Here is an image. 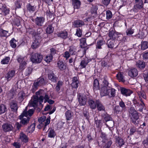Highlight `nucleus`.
<instances>
[{
    "instance_id": "obj_1",
    "label": "nucleus",
    "mask_w": 148,
    "mask_h": 148,
    "mask_svg": "<svg viewBox=\"0 0 148 148\" xmlns=\"http://www.w3.org/2000/svg\"><path fill=\"white\" fill-rule=\"evenodd\" d=\"M34 110L32 109H30L28 112L24 110L21 115L19 116V119L21 120L20 123L23 125H27L30 119L29 117L32 116Z\"/></svg>"
},
{
    "instance_id": "obj_2",
    "label": "nucleus",
    "mask_w": 148,
    "mask_h": 148,
    "mask_svg": "<svg viewBox=\"0 0 148 148\" xmlns=\"http://www.w3.org/2000/svg\"><path fill=\"white\" fill-rule=\"evenodd\" d=\"M38 120L40 124L37 126V127L39 129H41L42 127H44L43 130H45L46 126L49 124L50 122V119L48 118L46 119V117L45 116H43L40 117Z\"/></svg>"
},
{
    "instance_id": "obj_3",
    "label": "nucleus",
    "mask_w": 148,
    "mask_h": 148,
    "mask_svg": "<svg viewBox=\"0 0 148 148\" xmlns=\"http://www.w3.org/2000/svg\"><path fill=\"white\" fill-rule=\"evenodd\" d=\"M17 61L20 63L19 69L21 70H23L27 64L26 62L27 61V57L21 55L18 56Z\"/></svg>"
},
{
    "instance_id": "obj_4",
    "label": "nucleus",
    "mask_w": 148,
    "mask_h": 148,
    "mask_svg": "<svg viewBox=\"0 0 148 148\" xmlns=\"http://www.w3.org/2000/svg\"><path fill=\"white\" fill-rule=\"evenodd\" d=\"M131 121L135 124H137L136 121L139 118V116L137 112L133 108H131L129 111Z\"/></svg>"
},
{
    "instance_id": "obj_5",
    "label": "nucleus",
    "mask_w": 148,
    "mask_h": 148,
    "mask_svg": "<svg viewBox=\"0 0 148 148\" xmlns=\"http://www.w3.org/2000/svg\"><path fill=\"white\" fill-rule=\"evenodd\" d=\"M43 59L42 55L38 53L32 54L30 58L31 60L33 63H40Z\"/></svg>"
},
{
    "instance_id": "obj_6",
    "label": "nucleus",
    "mask_w": 148,
    "mask_h": 148,
    "mask_svg": "<svg viewBox=\"0 0 148 148\" xmlns=\"http://www.w3.org/2000/svg\"><path fill=\"white\" fill-rule=\"evenodd\" d=\"M77 98L79 104L80 106H84L86 104L87 99L85 95H83L79 94H78Z\"/></svg>"
},
{
    "instance_id": "obj_7",
    "label": "nucleus",
    "mask_w": 148,
    "mask_h": 148,
    "mask_svg": "<svg viewBox=\"0 0 148 148\" xmlns=\"http://www.w3.org/2000/svg\"><path fill=\"white\" fill-rule=\"evenodd\" d=\"M110 91V87L102 86L100 90V95L102 97L107 96L109 95Z\"/></svg>"
},
{
    "instance_id": "obj_8",
    "label": "nucleus",
    "mask_w": 148,
    "mask_h": 148,
    "mask_svg": "<svg viewBox=\"0 0 148 148\" xmlns=\"http://www.w3.org/2000/svg\"><path fill=\"white\" fill-rule=\"evenodd\" d=\"M39 101V98L38 96H35L32 99L29 103L30 107H32L35 108L37 105L38 101Z\"/></svg>"
},
{
    "instance_id": "obj_9",
    "label": "nucleus",
    "mask_w": 148,
    "mask_h": 148,
    "mask_svg": "<svg viewBox=\"0 0 148 148\" xmlns=\"http://www.w3.org/2000/svg\"><path fill=\"white\" fill-rule=\"evenodd\" d=\"M136 5L134 6V11H137V9H140L143 7V2L142 0H136Z\"/></svg>"
},
{
    "instance_id": "obj_10",
    "label": "nucleus",
    "mask_w": 148,
    "mask_h": 148,
    "mask_svg": "<svg viewBox=\"0 0 148 148\" xmlns=\"http://www.w3.org/2000/svg\"><path fill=\"white\" fill-rule=\"evenodd\" d=\"M79 77L77 76L73 77L72 79V83L71 85L73 88H77L79 86Z\"/></svg>"
},
{
    "instance_id": "obj_11",
    "label": "nucleus",
    "mask_w": 148,
    "mask_h": 148,
    "mask_svg": "<svg viewBox=\"0 0 148 148\" xmlns=\"http://www.w3.org/2000/svg\"><path fill=\"white\" fill-rule=\"evenodd\" d=\"M138 71L136 68H133L129 70L128 71V75L131 77L136 76L138 75Z\"/></svg>"
},
{
    "instance_id": "obj_12",
    "label": "nucleus",
    "mask_w": 148,
    "mask_h": 148,
    "mask_svg": "<svg viewBox=\"0 0 148 148\" xmlns=\"http://www.w3.org/2000/svg\"><path fill=\"white\" fill-rule=\"evenodd\" d=\"M15 71L14 70H11L8 71L5 76V78L8 81H10L14 76Z\"/></svg>"
},
{
    "instance_id": "obj_13",
    "label": "nucleus",
    "mask_w": 148,
    "mask_h": 148,
    "mask_svg": "<svg viewBox=\"0 0 148 148\" xmlns=\"http://www.w3.org/2000/svg\"><path fill=\"white\" fill-rule=\"evenodd\" d=\"M45 18L43 17H37L35 20V23L37 25L40 26L43 24Z\"/></svg>"
},
{
    "instance_id": "obj_14",
    "label": "nucleus",
    "mask_w": 148,
    "mask_h": 148,
    "mask_svg": "<svg viewBox=\"0 0 148 148\" xmlns=\"http://www.w3.org/2000/svg\"><path fill=\"white\" fill-rule=\"evenodd\" d=\"M2 127L3 130L5 132L11 131L13 129L12 125L8 123H6L3 124Z\"/></svg>"
},
{
    "instance_id": "obj_15",
    "label": "nucleus",
    "mask_w": 148,
    "mask_h": 148,
    "mask_svg": "<svg viewBox=\"0 0 148 148\" xmlns=\"http://www.w3.org/2000/svg\"><path fill=\"white\" fill-rule=\"evenodd\" d=\"M90 60L87 58H85L82 60L79 66L81 69H82L86 67L88 63L90 61Z\"/></svg>"
},
{
    "instance_id": "obj_16",
    "label": "nucleus",
    "mask_w": 148,
    "mask_h": 148,
    "mask_svg": "<svg viewBox=\"0 0 148 148\" xmlns=\"http://www.w3.org/2000/svg\"><path fill=\"white\" fill-rule=\"evenodd\" d=\"M0 9L5 15L8 14L9 13L10 10L9 9L7 8L5 5L0 3Z\"/></svg>"
},
{
    "instance_id": "obj_17",
    "label": "nucleus",
    "mask_w": 148,
    "mask_h": 148,
    "mask_svg": "<svg viewBox=\"0 0 148 148\" xmlns=\"http://www.w3.org/2000/svg\"><path fill=\"white\" fill-rule=\"evenodd\" d=\"M121 93L126 96H129L132 93V92L129 89L124 88H122L121 89Z\"/></svg>"
},
{
    "instance_id": "obj_18",
    "label": "nucleus",
    "mask_w": 148,
    "mask_h": 148,
    "mask_svg": "<svg viewBox=\"0 0 148 148\" xmlns=\"http://www.w3.org/2000/svg\"><path fill=\"white\" fill-rule=\"evenodd\" d=\"M19 140L23 143H27L28 141V139L27 136L23 132H21L19 135Z\"/></svg>"
},
{
    "instance_id": "obj_19",
    "label": "nucleus",
    "mask_w": 148,
    "mask_h": 148,
    "mask_svg": "<svg viewBox=\"0 0 148 148\" xmlns=\"http://www.w3.org/2000/svg\"><path fill=\"white\" fill-rule=\"evenodd\" d=\"M10 107L12 111L16 112L17 111L18 107L17 103L14 100L12 101L10 103Z\"/></svg>"
},
{
    "instance_id": "obj_20",
    "label": "nucleus",
    "mask_w": 148,
    "mask_h": 148,
    "mask_svg": "<svg viewBox=\"0 0 148 148\" xmlns=\"http://www.w3.org/2000/svg\"><path fill=\"white\" fill-rule=\"evenodd\" d=\"M49 99V97L48 95L46 93L44 94V97L40 95L39 98V102L41 104L43 102V100L44 99V102L46 103Z\"/></svg>"
},
{
    "instance_id": "obj_21",
    "label": "nucleus",
    "mask_w": 148,
    "mask_h": 148,
    "mask_svg": "<svg viewBox=\"0 0 148 148\" xmlns=\"http://www.w3.org/2000/svg\"><path fill=\"white\" fill-rule=\"evenodd\" d=\"M96 105L98 110L99 111L105 110L104 106L99 100H96Z\"/></svg>"
},
{
    "instance_id": "obj_22",
    "label": "nucleus",
    "mask_w": 148,
    "mask_h": 148,
    "mask_svg": "<svg viewBox=\"0 0 148 148\" xmlns=\"http://www.w3.org/2000/svg\"><path fill=\"white\" fill-rule=\"evenodd\" d=\"M117 79L119 82H124L125 81L124 77L123 75V72H119L116 75Z\"/></svg>"
},
{
    "instance_id": "obj_23",
    "label": "nucleus",
    "mask_w": 148,
    "mask_h": 148,
    "mask_svg": "<svg viewBox=\"0 0 148 148\" xmlns=\"http://www.w3.org/2000/svg\"><path fill=\"white\" fill-rule=\"evenodd\" d=\"M72 4L74 9H78L80 7L81 2L79 0H72Z\"/></svg>"
},
{
    "instance_id": "obj_24",
    "label": "nucleus",
    "mask_w": 148,
    "mask_h": 148,
    "mask_svg": "<svg viewBox=\"0 0 148 148\" xmlns=\"http://www.w3.org/2000/svg\"><path fill=\"white\" fill-rule=\"evenodd\" d=\"M84 25V22L80 20L75 21L73 23V26L76 27H80Z\"/></svg>"
},
{
    "instance_id": "obj_25",
    "label": "nucleus",
    "mask_w": 148,
    "mask_h": 148,
    "mask_svg": "<svg viewBox=\"0 0 148 148\" xmlns=\"http://www.w3.org/2000/svg\"><path fill=\"white\" fill-rule=\"evenodd\" d=\"M66 119L67 120L71 119L73 116V112L69 110L67 111L65 113Z\"/></svg>"
},
{
    "instance_id": "obj_26",
    "label": "nucleus",
    "mask_w": 148,
    "mask_h": 148,
    "mask_svg": "<svg viewBox=\"0 0 148 148\" xmlns=\"http://www.w3.org/2000/svg\"><path fill=\"white\" fill-rule=\"evenodd\" d=\"M88 104L91 108L93 109H95L97 106L96 100L94 101L92 100H89L88 101Z\"/></svg>"
},
{
    "instance_id": "obj_27",
    "label": "nucleus",
    "mask_w": 148,
    "mask_h": 148,
    "mask_svg": "<svg viewBox=\"0 0 148 148\" xmlns=\"http://www.w3.org/2000/svg\"><path fill=\"white\" fill-rule=\"evenodd\" d=\"M56 135V133L53 129L52 128L49 129L48 130V137L51 138H54Z\"/></svg>"
},
{
    "instance_id": "obj_28",
    "label": "nucleus",
    "mask_w": 148,
    "mask_h": 148,
    "mask_svg": "<svg viewBox=\"0 0 148 148\" xmlns=\"http://www.w3.org/2000/svg\"><path fill=\"white\" fill-rule=\"evenodd\" d=\"M57 64L58 68L61 70L63 71L66 69V65L62 62L58 61Z\"/></svg>"
},
{
    "instance_id": "obj_29",
    "label": "nucleus",
    "mask_w": 148,
    "mask_h": 148,
    "mask_svg": "<svg viewBox=\"0 0 148 148\" xmlns=\"http://www.w3.org/2000/svg\"><path fill=\"white\" fill-rule=\"evenodd\" d=\"M108 35L110 39L114 40L117 36V34L114 31L112 30L109 31Z\"/></svg>"
},
{
    "instance_id": "obj_30",
    "label": "nucleus",
    "mask_w": 148,
    "mask_h": 148,
    "mask_svg": "<svg viewBox=\"0 0 148 148\" xmlns=\"http://www.w3.org/2000/svg\"><path fill=\"white\" fill-rule=\"evenodd\" d=\"M58 36L63 39H66L68 36V33L66 31H62L58 34Z\"/></svg>"
},
{
    "instance_id": "obj_31",
    "label": "nucleus",
    "mask_w": 148,
    "mask_h": 148,
    "mask_svg": "<svg viewBox=\"0 0 148 148\" xmlns=\"http://www.w3.org/2000/svg\"><path fill=\"white\" fill-rule=\"evenodd\" d=\"M77 51L76 48L74 46H71L69 47V52L71 55H75Z\"/></svg>"
},
{
    "instance_id": "obj_32",
    "label": "nucleus",
    "mask_w": 148,
    "mask_h": 148,
    "mask_svg": "<svg viewBox=\"0 0 148 148\" xmlns=\"http://www.w3.org/2000/svg\"><path fill=\"white\" fill-rule=\"evenodd\" d=\"M113 110L114 113L116 114L121 113L123 111L119 106H116L114 108Z\"/></svg>"
},
{
    "instance_id": "obj_33",
    "label": "nucleus",
    "mask_w": 148,
    "mask_h": 148,
    "mask_svg": "<svg viewBox=\"0 0 148 148\" xmlns=\"http://www.w3.org/2000/svg\"><path fill=\"white\" fill-rule=\"evenodd\" d=\"M39 45V42L38 40L36 39L34 40L31 46V47L32 49H34L38 48Z\"/></svg>"
},
{
    "instance_id": "obj_34",
    "label": "nucleus",
    "mask_w": 148,
    "mask_h": 148,
    "mask_svg": "<svg viewBox=\"0 0 148 148\" xmlns=\"http://www.w3.org/2000/svg\"><path fill=\"white\" fill-rule=\"evenodd\" d=\"M136 65L137 67L141 69L145 67V62L142 61H138L136 62Z\"/></svg>"
},
{
    "instance_id": "obj_35",
    "label": "nucleus",
    "mask_w": 148,
    "mask_h": 148,
    "mask_svg": "<svg viewBox=\"0 0 148 148\" xmlns=\"http://www.w3.org/2000/svg\"><path fill=\"white\" fill-rule=\"evenodd\" d=\"M80 45L81 48H84L87 45L86 39L85 38H82L80 39Z\"/></svg>"
},
{
    "instance_id": "obj_36",
    "label": "nucleus",
    "mask_w": 148,
    "mask_h": 148,
    "mask_svg": "<svg viewBox=\"0 0 148 148\" xmlns=\"http://www.w3.org/2000/svg\"><path fill=\"white\" fill-rule=\"evenodd\" d=\"M138 95L139 97L140 100L141 102L143 103V101L141 98L142 97L144 99H145L146 98V97L145 95V92L143 91L140 92H138Z\"/></svg>"
},
{
    "instance_id": "obj_37",
    "label": "nucleus",
    "mask_w": 148,
    "mask_h": 148,
    "mask_svg": "<svg viewBox=\"0 0 148 148\" xmlns=\"http://www.w3.org/2000/svg\"><path fill=\"white\" fill-rule=\"evenodd\" d=\"M48 78L50 80L53 82H56V77L52 72L48 75Z\"/></svg>"
},
{
    "instance_id": "obj_38",
    "label": "nucleus",
    "mask_w": 148,
    "mask_h": 148,
    "mask_svg": "<svg viewBox=\"0 0 148 148\" xmlns=\"http://www.w3.org/2000/svg\"><path fill=\"white\" fill-rule=\"evenodd\" d=\"M99 82L97 79H95L93 82V88L94 90H97L99 89Z\"/></svg>"
},
{
    "instance_id": "obj_39",
    "label": "nucleus",
    "mask_w": 148,
    "mask_h": 148,
    "mask_svg": "<svg viewBox=\"0 0 148 148\" xmlns=\"http://www.w3.org/2000/svg\"><path fill=\"white\" fill-rule=\"evenodd\" d=\"M9 35L8 31L4 30L3 29L0 30V36L5 37L8 36Z\"/></svg>"
},
{
    "instance_id": "obj_40",
    "label": "nucleus",
    "mask_w": 148,
    "mask_h": 148,
    "mask_svg": "<svg viewBox=\"0 0 148 148\" xmlns=\"http://www.w3.org/2000/svg\"><path fill=\"white\" fill-rule=\"evenodd\" d=\"M148 48V42L143 41L141 42V48L142 50H145Z\"/></svg>"
},
{
    "instance_id": "obj_41",
    "label": "nucleus",
    "mask_w": 148,
    "mask_h": 148,
    "mask_svg": "<svg viewBox=\"0 0 148 148\" xmlns=\"http://www.w3.org/2000/svg\"><path fill=\"white\" fill-rule=\"evenodd\" d=\"M25 94L24 92L22 91L20 92L18 94L19 99L20 101H23L25 98Z\"/></svg>"
},
{
    "instance_id": "obj_42",
    "label": "nucleus",
    "mask_w": 148,
    "mask_h": 148,
    "mask_svg": "<svg viewBox=\"0 0 148 148\" xmlns=\"http://www.w3.org/2000/svg\"><path fill=\"white\" fill-rule=\"evenodd\" d=\"M10 59L9 57H6L3 58L1 61L2 64H8L9 63Z\"/></svg>"
},
{
    "instance_id": "obj_43",
    "label": "nucleus",
    "mask_w": 148,
    "mask_h": 148,
    "mask_svg": "<svg viewBox=\"0 0 148 148\" xmlns=\"http://www.w3.org/2000/svg\"><path fill=\"white\" fill-rule=\"evenodd\" d=\"M7 110L4 104L0 105V114L4 113Z\"/></svg>"
},
{
    "instance_id": "obj_44",
    "label": "nucleus",
    "mask_w": 148,
    "mask_h": 148,
    "mask_svg": "<svg viewBox=\"0 0 148 148\" xmlns=\"http://www.w3.org/2000/svg\"><path fill=\"white\" fill-rule=\"evenodd\" d=\"M13 23L14 25L17 27L19 26L20 25V21L19 18H16L14 19L13 21Z\"/></svg>"
},
{
    "instance_id": "obj_45",
    "label": "nucleus",
    "mask_w": 148,
    "mask_h": 148,
    "mask_svg": "<svg viewBox=\"0 0 148 148\" xmlns=\"http://www.w3.org/2000/svg\"><path fill=\"white\" fill-rule=\"evenodd\" d=\"M27 10L30 12H34L35 9V7L32 5L30 4H28L27 5Z\"/></svg>"
},
{
    "instance_id": "obj_46",
    "label": "nucleus",
    "mask_w": 148,
    "mask_h": 148,
    "mask_svg": "<svg viewBox=\"0 0 148 148\" xmlns=\"http://www.w3.org/2000/svg\"><path fill=\"white\" fill-rule=\"evenodd\" d=\"M63 84V82L62 81H59L57 83L56 89V90L58 92L60 89L61 87Z\"/></svg>"
},
{
    "instance_id": "obj_47",
    "label": "nucleus",
    "mask_w": 148,
    "mask_h": 148,
    "mask_svg": "<svg viewBox=\"0 0 148 148\" xmlns=\"http://www.w3.org/2000/svg\"><path fill=\"white\" fill-rule=\"evenodd\" d=\"M53 30V28L51 25H49L47 27L46 32L48 34H50L52 33Z\"/></svg>"
},
{
    "instance_id": "obj_48",
    "label": "nucleus",
    "mask_w": 148,
    "mask_h": 148,
    "mask_svg": "<svg viewBox=\"0 0 148 148\" xmlns=\"http://www.w3.org/2000/svg\"><path fill=\"white\" fill-rule=\"evenodd\" d=\"M16 41L14 38H12L10 41V45L13 48H15L16 47Z\"/></svg>"
},
{
    "instance_id": "obj_49",
    "label": "nucleus",
    "mask_w": 148,
    "mask_h": 148,
    "mask_svg": "<svg viewBox=\"0 0 148 148\" xmlns=\"http://www.w3.org/2000/svg\"><path fill=\"white\" fill-rule=\"evenodd\" d=\"M53 57L51 55H49L46 56L44 59L45 60L47 63L51 62L52 60Z\"/></svg>"
},
{
    "instance_id": "obj_50",
    "label": "nucleus",
    "mask_w": 148,
    "mask_h": 148,
    "mask_svg": "<svg viewBox=\"0 0 148 148\" xmlns=\"http://www.w3.org/2000/svg\"><path fill=\"white\" fill-rule=\"evenodd\" d=\"M40 85L38 84L36 81L32 85V91L33 92H34L38 88Z\"/></svg>"
},
{
    "instance_id": "obj_51",
    "label": "nucleus",
    "mask_w": 148,
    "mask_h": 148,
    "mask_svg": "<svg viewBox=\"0 0 148 148\" xmlns=\"http://www.w3.org/2000/svg\"><path fill=\"white\" fill-rule=\"evenodd\" d=\"M106 125L108 127L110 128L112 127L114 125V123L113 121L112 120L106 122Z\"/></svg>"
},
{
    "instance_id": "obj_52",
    "label": "nucleus",
    "mask_w": 148,
    "mask_h": 148,
    "mask_svg": "<svg viewBox=\"0 0 148 148\" xmlns=\"http://www.w3.org/2000/svg\"><path fill=\"white\" fill-rule=\"evenodd\" d=\"M75 35L79 37H81L82 35V30L79 28H77Z\"/></svg>"
},
{
    "instance_id": "obj_53",
    "label": "nucleus",
    "mask_w": 148,
    "mask_h": 148,
    "mask_svg": "<svg viewBox=\"0 0 148 148\" xmlns=\"http://www.w3.org/2000/svg\"><path fill=\"white\" fill-rule=\"evenodd\" d=\"M119 106L123 110H125L126 109V106L124 102L121 100L120 101L119 103Z\"/></svg>"
},
{
    "instance_id": "obj_54",
    "label": "nucleus",
    "mask_w": 148,
    "mask_h": 148,
    "mask_svg": "<svg viewBox=\"0 0 148 148\" xmlns=\"http://www.w3.org/2000/svg\"><path fill=\"white\" fill-rule=\"evenodd\" d=\"M126 32L127 35L130 36L134 33V30L131 28H129L126 30Z\"/></svg>"
},
{
    "instance_id": "obj_55",
    "label": "nucleus",
    "mask_w": 148,
    "mask_h": 148,
    "mask_svg": "<svg viewBox=\"0 0 148 148\" xmlns=\"http://www.w3.org/2000/svg\"><path fill=\"white\" fill-rule=\"evenodd\" d=\"M106 18L108 19H110L112 17V12L110 10H107L106 11Z\"/></svg>"
},
{
    "instance_id": "obj_56",
    "label": "nucleus",
    "mask_w": 148,
    "mask_h": 148,
    "mask_svg": "<svg viewBox=\"0 0 148 148\" xmlns=\"http://www.w3.org/2000/svg\"><path fill=\"white\" fill-rule=\"evenodd\" d=\"M36 82L40 86H41L44 83V79L43 78H39Z\"/></svg>"
},
{
    "instance_id": "obj_57",
    "label": "nucleus",
    "mask_w": 148,
    "mask_h": 148,
    "mask_svg": "<svg viewBox=\"0 0 148 148\" xmlns=\"http://www.w3.org/2000/svg\"><path fill=\"white\" fill-rule=\"evenodd\" d=\"M103 42L102 40H99L97 42L96 47L97 48L99 49L101 48V46L103 45Z\"/></svg>"
},
{
    "instance_id": "obj_58",
    "label": "nucleus",
    "mask_w": 148,
    "mask_h": 148,
    "mask_svg": "<svg viewBox=\"0 0 148 148\" xmlns=\"http://www.w3.org/2000/svg\"><path fill=\"white\" fill-rule=\"evenodd\" d=\"M108 47L109 48H112L114 47V44L113 41H111L109 40L107 42Z\"/></svg>"
},
{
    "instance_id": "obj_59",
    "label": "nucleus",
    "mask_w": 148,
    "mask_h": 148,
    "mask_svg": "<svg viewBox=\"0 0 148 148\" xmlns=\"http://www.w3.org/2000/svg\"><path fill=\"white\" fill-rule=\"evenodd\" d=\"M104 118L106 123L112 119L110 116L108 114L105 115Z\"/></svg>"
},
{
    "instance_id": "obj_60",
    "label": "nucleus",
    "mask_w": 148,
    "mask_h": 148,
    "mask_svg": "<svg viewBox=\"0 0 148 148\" xmlns=\"http://www.w3.org/2000/svg\"><path fill=\"white\" fill-rule=\"evenodd\" d=\"M112 143V142L111 140L109 141L107 143L106 145L103 147V148H110Z\"/></svg>"
},
{
    "instance_id": "obj_61",
    "label": "nucleus",
    "mask_w": 148,
    "mask_h": 148,
    "mask_svg": "<svg viewBox=\"0 0 148 148\" xmlns=\"http://www.w3.org/2000/svg\"><path fill=\"white\" fill-rule=\"evenodd\" d=\"M103 86H105L106 87H109L108 86V83L107 81L105 79H104L102 83Z\"/></svg>"
},
{
    "instance_id": "obj_62",
    "label": "nucleus",
    "mask_w": 148,
    "mask_h": 148,
    "mask_svg": "<svg viewBox=\"0 0 148 148\" xmlns=\"http://www.w3.org/2000/svg\"><path fill=\"white\" fill-rule=\"evenodd\" d=\"M101 137L103 139L102 140V142L104 143H105V140H106L107 138V137L106 135L105 134L103 133H102L101 135Z\"/></svg>"
},
{
    "instance_id": "obj_63",
    "label": "nucleus",
    "mask_w": 148,
    "mask_h": 148,
    "mask_svg": "<svg viewBox=\"0 0 148 148\" xmlns=\"http://www.w3.org/2000/svg\"><path fill=\"white\" fill-rule=\"evenodd\" d=\"M111 97H114L115 94V90L114 88L110 89Z\"/></svg>"
},
{
    "instance_id": "obj_64",
    "label": "nucleus",
    "mask_w": 148,
    "mask_h": 148,
    "mask_svg": "<svg viewBox=\"0 0 148 148\" xmlns=\"http://www.w3.org/2000/svg\"><path fill=\"white\" fill-rule=\"evenodd\" d=\"M136 131V128L135 127H133L130 130V134L132 135L134 133H135Z\"/></svg>"
}]
</instances>
